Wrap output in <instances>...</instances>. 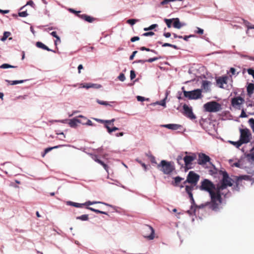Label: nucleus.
<instances>
[{"instance_id": "obj_29", "label": "nucleus", "mask_w": 254, "mask_h": 254, "mask_svg": "<svg viewBox=\"0 0 254 254\" xmlns=\"http://www.w3.org/2000/svg\"><path fill=\"white\" fill-rule=\"evenodd\" d=\"M66 203L67 205L73 206L76 207H82L84 206V204L82 203H76L71 201H67Z\"/></svg>"}, {"instance_id": "obj_34", "label": "nucleus", "mask_w": 254, "mask_h": 254, "mask_svg": "<svg viewBox=\"0 0 254 254\" xmlns=\"http://www.w3.org/2000/svg\"><path fill=\"white\" fill-rule=\"evenodd\" d=\"M194 36L193 35H190L189 36H185L184 37H183V39H184V40L188 41L189 40V39L190 37H194ZM173 37H174V38H176L178 37L177 35L175 34H174ZM178 37L180 38H183V37L182 36H179Z\"/></svg>"}, {"instance_id": "obj_47", "label": "nucleus", "mask_w": 254, "mask_h": 254, "mask_svg": "<svg viewBox=\"0 0 254 254\" xmlns=\"http://www.w3.org/2000/svg\"><path fill=\"white\" fill-rule=\"evenodd\" d=\"M10 35V33H4V36H3L1 38V41H4L6 39L9 37Z\"/></svg>"}, {"instance_id": "obj_26", "label": "nucleus", "mask_w": 254, "mask_h": 254, "mask_svg": "<svg viewBox=\"0 0 254 254\" xmlns=\"http://www.w3.org/2000/svg\"><path fill=\"white\" fill-rule=\"evenodd\" d=\"M36 46L39 48L47 50V51H52V50H50L46 45L40 42H37V43H36Z\"/></svg>"}, {"instance_id": "obj_11", "label": "nucleus", "mask_w": 254, "mask_h": 254, "mask_svg": "<svg viewBox=\"0 0 254 254\" xmlns=\"http://www.w3.org/2000/svg\"><path fill=\"white\" fill-rule=\"evenodd\" d=\"M245 100L240 96L233 97L231 99V105L234 108L240 110L241 105L244 104Z\"/></svg>"}, {"instance_id": "obj_4", "label": "nucleus", "mask_w": 254, "mask_h": 254, "mask_svg": "<svg viewBox=\"0 0 254 254\" xmlns=\"http://www.w3.org/2000/svg\"><path fill=\"white\" fill-rule=\"evenodd\" d=\"M203 108L204 111L208 113H217L222 109V105L215 101L207 102L203 105Z\"/></svg>"}, {"instance_id": "obj_61", "label": "nucleus", "mask_w": 254, "mask_h": 254, "mask_svg": "<svg viewBox=\"0 0 254 254\" xmlns=\"http://www.w3.org/2000/svg\"><path fill=\"white\" fill-rule=\"evenodd\" d=\"M139 39V37H133L131 38L130 41L132 42H135Z\"/></svg>"}, {"instance_id": "obj_64", "label": "nucleus", "mask_w": 254, "mask_h": 254, "mask_svg": "<svg viewBox=\"0 0 254 254\" xmlns=\"http://www.w3.org/2000/svg\"><path fill=\"white\" fill-rule=\"evenodd\" d=\"M137 100L139 101H143L145 100V97L138 96L137 97Z\"/></svg>"}, {"instance_id": "obj_57", "label": "nucleus", "mask_w": 254, "mask_h": 254, "mask_svg": "<svg viewBox=\"0 0 254 254\" xmlns=\"http://www.w3.org/2000/svg\"><path fill=\"white\" fill-rule=\"evenodd\" d=\"M136 160L141 165V166L143 167V168H144V170L146 171L147 170V166L145 164H144L141 161L138 160Z\"/></svg>"}, {"instance_id": "obj_20", "label": "nucleus", "mask_w": 254, "mask_h": 254, "mask_svg": "<svg viewBox=\"0 0 254 254\" xmlns=\"http://www.w3.org/2000/svg\"><path fill=\"white\" fill-rule=\"evenodd\" d=\"M211 84V82L209 81L203 80L202 82V87L205 91H209Z\"/></svg>"}, {"instance_id": "obj_62", "label": "nucleus", "mask_w": 254, "mask_h": 254, "mask_svg": "<svg viewBox=\"0 0 254 254\" xmlns=\"http://www.w3.org/2000/svg\"><path fill=\"white\" fill-rule=\"evenodd\" d=\"M182 6V3L181 4H173L172 5H171L172 7L174 6L177 8H180L181 6Z\"/></svg>"}, {"instance_id": "obj_55", "label": "nucleus", "mask_w": 254, "mask_h": 254, "mask_svg": "<svg viewBox=\"0 0 254 254\" xmlns=\"http://www.w3.org/2000/svg\"><path fill=\"white\" fill-rule=\"evenodd\" d=\"M160 58H153L149 59L148 60H146V62L152 63L153 62H154V61L158 60Z\"/></svg>"}, {"instance_id": "obj_24", "label": "nucleus", "mask_w": 254, "mask_h": 254, "mask_svg": "<svg viewBox=\"0 0 254 254\" xmlns=\"http://www.w3.org/2000/svg\"><path fill=\"white\" fill-rule=\"evenodd\" d=\"M184 179L180 176L176 177L174 178V182L172 183V185L175 187L179 186V184Z\"/></svg>"}, {"instance_id": "obj_19", "label": "nucleus", "mask_w": 254, "mask_h": 254, "mask_svg": "<svg viewBox=\"0 0 254 254\" xmlns=\"http://www.w3.org/2000/svg\"><path fill=\"white\" fill-rule=\"evenodd\" d=\"M92 159L96 162H97L98 163L102 165L104 168V169L107 171L108 168L107 165H106L103 161L99 160L98 158L97 155H94V156H93Z\"/></svg>"}, {"instance_id": "obj_40", "label": "nucleus", "mask_w": 254, "mask_h": 254, "mask_svg": "<svg viewBox=\"0 0 254 254\" xmlns=\"http://www.w3.org/2000/svg\"><path fill=\"white\" fill-rule=\"evenodd\" d=\"M51 34L54 37H56L57 40L55 41V45H57L58 44V42H60V40L59 36L57 35V33H51Z\"/></svg>"}, {"instance_id": "obj_7", "label": "nucleus", "mask_w": 254, "mask_h": 254, "mask_svg": "<svg viewBox=\"0 0 254 254\" xmlns=\"http://www.w3.org/2000/svg\"><path fill=\"white\" fill-rule=\"evenodd\" d=\"M141 233L143 237L148 240H153L154 238V230L148 225H145L142 228Z\"/></svg>"}, {"instance_id": "obj_31", "label": "nucleus", "mask_w": 254, "mask_h": 254, "mask_svg": "<svg viewBox=\"0 0 254 254\" xmlns=\"http://www.w3.org/2000/svg\"><path fill=\"white\" fill-rule=\"evenodd\" d=\"M229 142L231 144L234 145L237 148H239V147L242 145L244 144L242 141H241L240 140H239L238 141H229Z\"/></svg>"}, {"instance_id": "obj_13", "label": "nucleus", "mask_w": 254, "mask_h": 254, "mask_svg": "<svg viewBox=\"0 0 254 254\" xmlns=\"http://www.w3.org/2000/svg\"><path fill=\"white\" fill-rule=\"evenodd\" d=\"M196 159V155L193 154L191 155H187L183 157V161L185 162V168L186 170H188L191 168L190 166L191 164V162L194 161Z\"/></svg>"}, {"instance_id": "obj_45", "label": "nucleus", "mask_w": 254, "mask_h": 254, "mask_svg": "<svg viewBox=\"0 0 254 254\" xmlns=\"http://www.w3.org/2000/svg\"><path fill=\"white\" fill-rule=\"evenodd\" d=\"M166 98H167V97H166L163 100H161L160 102H157L155 103H154V105L158 104V105H160L161 106L165 107L166 106L165 99Z\"/></svg>"}, {"instance_id": "obj_3", "label": "nucleus", "mask_w": 254, "mask_h": 254, "mask_svg": "<svg viewBox=\"0 0 254 254\" xmlns=\"http://www.w3.org/2000/svg\"><path fill=\"white\" fill-rule=\"evenodd\" d=\"M227 187L228 186H224L223 188L221 190V186L216 185L215 192H217L219 194V198L218 199H215L214 201H213L212 206L214 208H216L217 206H220L222 203V196H223L224 197L227 196L229 192Z\"/></svg>"}, {"instance_id": "obj_2", "label": "nucleus", "mask_w": 254, "mask_h": 254, "mask_svg": "<svg viewBox=\"0 0 254 254\" xmlns=\"http://www.w3.org/2000/svg\"><path fill=\"white\" fill-rule=\"evenodd\" d=\"M157 167L165 175H170L175 170L174 163L165 160H162Z\"/></svg>"}, {"instance_id": "obj_17", "label": "nucleus", "mask_w": 254, "mask_h": 254, "mask_svg": "<svg viewBox=\"0 0 254 254\" xmlns=\"http://www.w3.org/2000/svg\"><path fill=\"white\" fill-rule=\"evenodd\" d=\"M163 127L169 129L177 130L181 127V126L176 124H166L162 126Z\"/></svg>"}, {"instance_id": "obj_48", "label": "nucleus", "mask_w": 254, "mask_h": 254, "mask_svg": "<svg viewBox=\"0 0 254 254\" xmlns=\"http://www.w3.org/2000/svg\"><path fill=\"white\" fill-rule=\"evenodd\" d=\"M125 74L123 73H121L119 76H118V79L120 80V81L123 82L125 80Z\"/></svg>"}, {"instance_id": "obj_63", "label": "nucleus", "mask_w": 254, "mask_h": 254, "mask_svg": "<svg viewBox=\"0 0 254 254\" xmlns=\"http://www.w3.org/2000/svg\"><path fill=\"white\" fill-rule=\"evenodd\" d=\"M57 134L58 135H61L62 136V137H60L59 139H61V140H64V139L65 138V135L64 134V133L63 132H62V133H57Z\"/></svg>"}, {"instance_id": "obj_16", "label": "nucleus", "mask_w": 254, "mask_h": 254, "mask_svg": "<svg viewBox=\"0 0 254 254\" xmlns=\"http://www.w3.org/2000/svg\"><path fill=\"white\" fill-rule=\"evenodd\" d=\"M228 77L227 76H223L220 77L216 79V84L218 85L221 88H224L223 84H227Z\"/></svg>"}, {"instance_id": "obj_10", "label": "nucleus", "mask_w": 254, "mask_h": 254, "mask_svg": "<svg viewBox=\"0 0 254 254\" xmlns=\"http://www.w3.org/2000/svg\"><path fill=\"white\" fill-rule=\"evenodd\" d=\"M199 179V175H197L193 171H190L187 176L186 181L184 182V184L188 183L192 184L193 186H195L197 183Z\"/></svg>"}, {"instance_id": "obj_46", "label": "nucleus", "mask_w": 254, "mask_h": 254, "mask_svg": "<svg viewBox=\"0 0 254 254\" xmlns=\"http://www.w3.org/2000/svg\"><path fill=\"white\" fill-rule=\"evenodd\" d=\"M14 67L15 66L10 65L7 64H4L0 66V68H14Z\"/></svg>"}, {"instance_id": "obj_12", "label": "nucleus", "mask_w": 254, "mask_h": 254, "mask_svg": "<svg viewBox=\"0 0 254 254\" xmlns=\"http://www.w3.org/2000/svg\"><path fill=\"white\" fill-rule=\"evenodd\" d=\"M217 185L221 186V190L223 188L224 186H232L231 179L229 178L227 172H224L223 173L222 182L220 184H218Z\"/></svg>"}, {"instance_id": "obj_51", "label": "nucleus", "mask_w": 254, "mask_h": 254, "mask_svg": "<svg viewBox=\"0 0 254 254\" xmlns=\"http://www.w3.org/2000/svg\"><path fill=\"white\" fill-rule=\"evenodd\" d=\"M188 194L189 195L190 199V200L191 201V203H192V204H194V198H193V194L192 193V192H190V193H189Z\"/></svg>"}, {"instance_id": "obj_23", "label": "nucleus", "mask_w": 254, "mask_h": 254, "mask_svg": "<svg viewBox=\"0 0 254 254\" xmlns=\"http://www.w3.org/2000/svg\"><path fill=\"white\" fill-rule=\"evenodd\" d=\"M247 91L248 94L251 96L254 91V84L252 83H249L247 86Z\"/></svg>"}, {"instance_id": "obj_1", "label": "nucleus", "mask_w": 254, "mask_h": 254, "mask_svg": "<svg viewBox=\"0 0 254 254\" xmlns=\"http://www.w3.org/2000/svg\"><path fill=\"white\" fill-rule=\"evenodd\" d=\"M198 188L199 190L206 191L209 193L212 204L215 199H219V194L217 193V192H215L216 186L208 179H204L201 182V185L199 186Z\"/></svg>"}, {"instance_id": "obj_41", "label": "nucleus", "mask_w": 254, "mask_h": 254, "mask_svg": "<svg viewBox=\"0 0 254 254\" xmlns=\"http://www.w3.org/2000/svg\"><path fill=\"white\" fill-rule=\"evenodd\" d=\"M158 26V25L156 24H154L151 25H150L149 27L147 28H144V31H148V30H151L154 29L155 28L157 27Z\"/></svg>"}, {"instance_id": "obj_43", "label": "nucleus", "mask_w": 254, "mask_h": 254, "mask_svg": "<svg viewBox=\"0 0 254 254\" xmlns=\"http://www.w3.org/2000/svg\"><path fill=\"white\" fill-rule=\"evenodd\" d=\"M249 124L250 125L253 132H254V119L252 118L249 120Z\"/></svg>"}, {"instance_id": "obj_42", "label": "nucleus", "mask_w": 254, "mask_h": 254, "mask_svg": "<svg viewBox=\"0 0 254 254\" xmlns=\"http://www.w3.org/2000/svg\"><path fill=\"white\" fill-rule=\"evenodd\" d=\"M139 49H140V51H146L147 52H153V53H154L155 54L157 53L156 52L155 50H152V49H150L149 48H146L145 47H141Z\"/></svg>"}, {"instance_id": "obj_21", "label": "nucleus", "mask_w": 254, "mask_h": 254, "mask_svg": "<svg viewBox=\"0 0 254 254\" xmlns=\"http://www.w3.org/2000/svg\"><path fill=\"white\" fill-rule=\"evenodd\" d=\"M78 17L89 22H92L94 20L93 17L86 14L78 15Z\"/></svg>"}, {"instance_id": "obj_54", "label": "nucleus", "mask_w": 254, "mask_h": 254, "mask_svg": "<svg viewBox=\"0 0 254 254\" xmlns=\"http://www.w3.org/2000/svg\"><path fill=\"white\" fill-rule=\"evenodd\" d=\"M18 14L20 16L23 17H26L28 15V14L26 11L19 12Z\"/></svg>"}, {"instance_id": "obj_58", "label": "nucleus", "mask_w": 254, "mask_h": 254, "mask_svg": "<svg viewBox=\"0 0 254 254\" xmlns=\"http://www.w3.org/2000/svg\"><path fill=\"white\" fill-rule=\"evenodd\" d=\"M240 117L241 118H246V117H247V115L246 113H245V112L244 109H243L242 111H241V113L240 114Z\"/></svg>"}, {"instance_id": "obj_52", "label": "nucleus", "mask_w": 254, "mask_h": 254, "mask_svg": "<svg viewBox=\"0 0 254 254\" xmlns=\"http://www.w3.org/2000/svg\"><path fill=\"white\" fill-rule=\"evenodd\" d=\"M247 72L249 75H252L254 78V69L253 68H248Z\"/></svg>"}, {"instance_id": "obj_60", "label": "nucleus", "mask_w": 254, "mask_h": 254, "mask_svg": "<svg viewBox=\"0 0 254 254\" xmlns=\"http://www.w3.org/2000/svg\"><path fill=\"white\" fill-rule=\"evenodd\" d=\"M137 53V51H134L132 52L131 55L129 57V60H133L134 57L135 56L136 54Z\"/></svg>"}, {"instance_id": "obj_50", "label": "nucleus", "mask_w": 254, "mask_h": 254, "mask_svg": "<svg viewBox=\"0 0 254 254\" xmlns=\"http://www.w3.org/2000/svg\"><path fill=\"white\" fill-rule=\"evenodd\" d=\"M26 5H30L33 7L34 6V3L32 0H29L27 2L25 5L21 8V9L23 8Z\"/></svg>"}, {"instance_id": "obj_30", "label": "nucleus", "mask_w": 254, "mask_h": 254, "mask_svg": "<svg viewBox=\"0 0 254 254\" xmlns=\"http://www.w3.org/2000/svg\"><path fill=\"white\" fill-rule=\"evenodd\" d=\"M87 209L93 211V212H95L97 214H106L107 215L108 213H106V212H104V211H100V210H99L98 209H96L95 208H93L92 207H89V206H87Z\"/></svg>"}, {"instance_id": "obj_39", "label": "nucleus", "mask_w": 254, "mask_h": 254, "mask_svg": "<svg viewBox=\"0 0 254 254\" xmlns=\"http://www.w3.org/2000/svg\"><path fill=\"white\" fill-rule=\"evenodd\" d=\"M97 102L99 104L101 105H104V106H112L108 102L104 101H101V100H100L99 99H97Z\"/></svg>"}, {"instance_id": "obj_18", "label": "nucleus", "mask_w": 254, "mask_h": 254, "mask_svg": "<svg viewBox=\"0 0 254 254\" xmlns=\"http://www.w3.org/2000/svg\"><path fill=\"white\" fill-rule=\"evenodd\" d=\"M185 24L181 23L179 18H173V26L174 27L177 29H180Z\"/></svg>"}, {"instance_id": "obj_8", "label": "nucleus", "mask_w": 254, "mask_h": 254, "mask_svg": "<svg viewBox=\"0 0 254 254\" xmlns=\"http://www.w3.org/2000/svg\"><path fill=\"white\" fill-rule=\"evenodd\" d=\"M205 206H208L209 208L214 211L218 210L219 208V205H218L217 207L214 208L212 206V201L211 200L210 202H207L204 204H202L199 205H191L190 209L188 210L187 213L190 214H192L195 213L196 208H203Z\"/></svg>"}, {"instance_id": "obj_56", "label": "nucleus", "mask_w": 254, "mask_h": 254, "mask_svg": "<svg viewBox=\"0 0 254 254\" xmlns=\"http://www.w3.org/2000/svg\"><path fill=\"white\" fill-rule=\"evenodd\" d=\"M69 11L70 12H72V13L76 14L78 16V15H80L79 14L80 13V11H76V10H74L73 9H72V8H69Z\"/></svg>"}, {"instance_id": "obj_59", "label": "nucleus", "mask_w": 254, "mask_h": 254, "mask_svg": "<svg viewBox=\"0 0 254 254\" xmlns=\"http://www.w3.org/2000/svg\"><path fill=\"white\" fill-rule=\"evenodd\" d=\"M154 35V33H144L142 35L143 36H152Z\"/></svg>"}, {"instance_id": "obj_28", "label": "nucleus", "mask_w": 254, "mask_h": 254, "mask_svg": "<svg viewBox=\"0 0 254 254\" xmlns=\"http://www.w3.org/2000/svg\"><path fill=\"white\" fill-rule=\"evenodd\" d=\"M246 157L249 162H254V152H250L246 154Z\"/></svg>"}, {"instance_id": "obj_5", "label": "nucleus", "mask_w": 254, "mask_h": 254, "mask_svg": "<svg viewBox=\"0 0 254 254\" xmlns=\"http://www.w3.org/2000/svg\"><path fill=\"white\" fill-rule=\"evenodd\" d=\"M182 89L183 92L184 96L186 98H188L189 99L195 100L202 97V90L201 89H196L190 91L184 90V87H183Z\"/></svg>"}, {"instance_id": "obj_9", "label": "nucleus", "mask_w": 254, "mask_h": 254, "mask_svg": "<svg viewBox=\"0 0 254 254\" xmlns=\"http://www.w3.org/2000/svg\"><path fill=\"white\" fill-rule=\"evenodd\" d=\"M240 140L244 144L248 143L252 136L251 131L248 128H245L244 129H240Z\"/></svg>"}, {"instance_id": "obj_38", "label": "nucleus", "mask_w": 254, "mask_h": 254, "mask_svg": "<svg viewBox=\"0 0 254 254\" xmlns=\"http://www.w3.org/2000/svg\"><path fill=\"white\" fill-rule=\"evenodd\" d=\"M177 160L178 163L181 166V167H183L184 164L183 163V157H182V156L179 155L177 157Z\"/></svg>"}, {"instance_id": "obj_25", "label": "nucleus", "mask_w": 254, "mask_h": 254, "mask_svg": "<svg viewBox=\"0 0 254 254\" xmlns=\"http://www.w3.org/2000/svg\"><path fill=\"white\" fill-rule=\"evenodd\" d=\"M63 146H64V145H59L55 146L54 147H48L45 150V152H44V153L42 155V156L43 157H44V156H45L46 154H47L48 152H49L50 151L54 149L58 148Z\"/></svg>"}, {"instance_id": "obj_49", "label": "nucleus", "mask_w": 254, "mask_h": 254, "mask_svg": "<svg viewBox=\"0 0 254 254\" xmlns=\"http://www.w3.org/2000/svg\"><path fill=\"white\" fill-rule=\"evenodd\" d=\"M136 77V74H135V72L131 70L130 71V79L131 80H132L133 79H134Z\"/></svg>"}, {"instance_id": "obj_6", "label": "nucleus", "mask_w": 254, "mask_h": 254, "mask_svg": "<svg viewBox=\"0 0 254 254\" xmlns=\"http://www.w3.org/2000/svg\"><path fill=\"white\" fill-rule=\"evenodd\" d=\"M210 158L204 153H200L198 155L197 164L203 166L204 168H210L213 165L210 162Z\"/></svg>"}, {"instance_id": "obj_15", "label": "nucleus", "mask_w": 254, "mask_h": 254, "mask_svg": "<svg viewBox=\"0 0 254 254\" xmlns=\"http://www.w3.org/2000/svg\"><path fill=\"white\" fill-rule=\"evenodd\" d=\"M243 180L245 181H251V177L249 175H242L238 177L236 181V190L237 191H239V186H242V182Z\"/></svg>"}, {"instance_id": "obj_27", "label": "nucleus", "mask_w": 254, "mask_h": 254, "mask_svg": "<svg viewBox=\"0 0 254 254\" xmlns=\"http://www.w3.org/2000/svg\"><path fill=\"white\" fill-rule=\"evenodd\" d=\"M81 121L77 119H73L69 122V125L72 127H75L77 126V123H81Z\"/></svg>"}, {"instance_id": "obj_22", "label": "nucleus", "mask_w": 254, "mask_h": 254, "mask_svg": "<svg viewBox=\"0 0 254 254\" xmlns=\"http://www.w3.org/2000/svg\"><path fill=\"white\" fill-rule=\"evenodd\" d=\"M241 20L243 22L244 25L247 28V30H254V24L253 25L249 23L248 21L241 19Z\"/></svg>"}, {"instance_id": "obj_14", "label": "nucleus", "mask_w": 254, "mask_h": 254, "mask_svg": "<svg viewBox=\"0 0 254 254\" xmlns=\"http://www.w3.org/2000/svg\"><path fill=\"white\" fill-rule=\"evenodd\" d=\"M183 108L184 110V114L190 118L191 120L195 119L196 118L195 116L192 112V110L190 107L187 105H184L183 106Z\"/></svg>"}, {"instance_id": "obj_36", "label": "nucleus", "mask_w": 254, "mask_h": 254, "mask_svg": "<svg viewBox=\"0 0 254 254\" xmlns=\"http://www.w3.org/2000/svg\"><path fill=\"white\" fill-rule=\"evenodd\" d=\"M164 21L169 28L173 26V18L172 19H165Z\"/></svg>"}, {"instance_id": "obj_32", "label": "nucleus", "mask_w": 254, "mask_h": 254, "mask_svg": "<svg viewBox=\"0 0 254 254\" xmlns=\"http://www.w3.org/2000/svg\"><path fill=\"white\" fill-rule=\"evenodd\" d=\"M25 80H15V81H10L8 80H6V82L9 83L10 85H15L18 83H24Z\"/></svg>"}, {"instance_id": "obj_35", "label": "nucleus", "mask_w": 254, "mask_h": 254, "mask_svg": "<svg viewBox=\"0 0 254 254\" xmlns=\"http://www.w3.org/2000/svg\"><path fill=\"white\" fill-rule=\"evenodd\" d=\"M105 127L107 129V131L109 133H111L113 131L118 130L119 129L116 127H113V128H110L108 125H105Z\"/></svg>"}, {"instance_id": "obj_53", "label": "nucleus", "mask_w": 254, "mask_h": 254, "mask_svg": "<svg viewBox=\"0 0 254 254\" xmlns=\"http://www.w3.org/2000/svg\"><path fill=\"white\" fill-rule=\"evenodd\" d=\"M91 88H99L101 87L100 84L90 83Z\"/></svg>"}, {"instance_id": "obj_37", "label": "nucleus", "mask_w": 254, "mask_h": 254, "mask_svg": "<svg viewBox=\"0 0 254 254\" xmlns=\"http://www.w3.org/2000/svg\"><path fill=\"white\" fill-rule=\"evenodd\" d=\"M195 186H193L191 184L190 186H186V192L189 193L190 192H191V191L193 190L194 187Z\"/></svg>"}, {"instance_id": "obj_44", "label": "nucleus", "mask_w": 254, "mask_h": 254, "mask_svg": "<svg viewBox=\"0 0 254 254\" xmlns=\"http://www.w3.org/2000/svg\"><path fill=\"white\" fill-rule=\"evenodd\" d=\"M138 21H139V20L136 19H130L127 20V23L131 25H133V24H134L136 22H138Z\"/></svg>"}, {"instance_id": "obj_33", "label": "nucleus", "mask_w": 254, "mask_h": 254, "mask_svg": "<svg viewBox=\"0 0 254 254\" xmlns=\"http://www.w3.org/2000/svg\"><path fill=\"white\" fill-rule=\"evenodd\" d=\"M76 219H78L83 221H87L89 219L88 214H83L80 216L76 217Z\"/></svg>"}]
</instances>
